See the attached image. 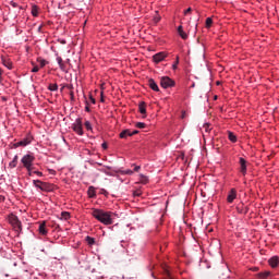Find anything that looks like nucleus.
I'll list each match as a JSON object with an SVG mask.
<instances>
[{
    "mask_svg": "<svg viewBox=\"0 0 279 279\" xmlns=\"http://www.w3.org/2000/svg\"><path fill=\"white\" fill-rule=\"evenodd\" d=\"M72 128H73L74 132L76 134H78V136H83L84 135L82 118L76 119L75 122L72 124Z\"/></svg>",
    "mask_w": 279,
    "mask_h": 279,
    "instance_id": "obj_5",
    "label": "nucleus"
},
{
    "mask_svg": "<svg viewBox=\"0 0 279 279\" xmlns=\"http://www.w3.org/2000/svg\"><path fill=\"white\" fill-rule=\"evenodd\" d=\"M101 147H102V149H108V144L107 143H102Z\"/></svg>",
    "mask_w": 279,
    "mask_h": 279,
    "instance_id": "obj_43",
    "label": "nucleus"
},
{
    "mask_svg": "<svg viewBox=\"0 0 279 279\" xmlns=\"http://www.w3.org/2000/svg\"><path fill=\"white\" fill-rule=\"evenodd\" d=\"M86 106H85V111L86 112H90V107L88 105V100L85 101Z\"/></svg>",
    "mask_w": 279,
    "mask_h": 279,
    "instance_id": "obj_38",
    "label": "nucleus"
},
{
    "mask_svg": "<svg viewBox=\"0 0 279 279\" xmlns=\"http://www.w3.org/2000/svg\"><path fill=\"white\" fill-rule=\"evenodd\" d=\"M178 34L183 40L189 38V35L184 32V27H182V25L178 27Z\"/></svg>",
    "mask_w": 279,
    "mask_h": 279,
    "instance_id": "obj_16",
    "label": "nucleus"
},
{
    "mask_svg": "<svg viewBox=\"0 0 279 279\" xmlns=\"http://www.w3.org/2000/svg\"><path fill=\"white\" fill-rule=\"evenodd\" d=\"M178 64H180V57H177V61L172 65L173 71H175V69H178Z\"/></svg>",
    "mask_w": 279,
    "mask_h": 279,
    "instance_id": "obj_34",
    "label": "nucleus"
},
{
    "mask_svg": "<svg viewBox=\"0 0 279 279\" xmlns=\"http://www.w3.org/2000/svg\"><path fill=\"white\" fill-rule=\"evenodd\" d=\"M240 171L243 175L247 173V161L243 157L240 158Z\"/></svg>",
    "mask_w": 279,
    "mask_h": 279,
    "instance_id": "obj_9",
    "label": "nucleus"
},
{
    "mask_svg": "<svg viewBox=\"0 0 279 279\" xmlns=\"http://www.w3.org/2000/svg\"><path fill=\"white\" fill-rule=\"evenodd\" d=\"M213 26V19L211 17H207L206 19V27L210 28Z\"/></svg>",
    "mask_w": 279,
    "mask_h": 279,
    "instance_id": "obj_27",
    "label": "nucleus"
},
{
    "mask_svg": "<svg viewBox=\"0 0 279 279\" xmlns=\"http://www.w3.org/2000/svg\"><path fill=\"white\" fill-rule=\"evenodd\" d=\"M89 101L90 104H97V101L95 100L92 94H89Z\"/></svg>",
    "mask_w": 279,
    "mask_h": 279,
    "instance_id": "obj_40",
    "label": "nucleus"
},
{
    "mask_svg": "<svg viewBox=\"0 0 279 279\" xmlns=\"http://www.w3.org/2000/svg\"><path fill=\"white\" fill-rule=\"evenodd\" d=\"M12 5H13V8H16V3L13 2Z\"/></svg>",
    "mask_w": 279,
    "mask_h": 279,
    "instance_id": "obj_51",
    "label": "nucleus"
},
{
    "mask_svg": "<svg viewBox=\"0 0 279 279\" xmlns=\"http://www.w3.org/2000/svg\"><path fill=\"white\" fill-rule=\"evenodd\" d=\"M32 14H33V16H38V8L33 7L32 8Z\"/></svg>",
    "mask_w": 279,
    "mask_h": 279,
    "instance_id": "obj_33",
    "label": "nucleus"
},
{
    "mask_svg": "<svg viewBox=\"0 0 279 279\" xmlns=\"http://www.w3.org/2000/svg\"><path fill=\"white\" fill-rule=\"evenodd\" d=\"M134 171L136 172L141 171V166H135Z\"/></svg>",
    "mask_w": 279,
    "mask_h": 279,
    "instance_id": "obj_46",
    "label": "nucleus"
},
{
    "mask_svg": "<svg viewBox=\"0 0 279 279\" xmlns=\"http://www.w3.org/2000/svg\"><path fill=\"white\" fill-rule=\"evenodd\" d=\"M191 12H192V9L189 8L187 10H185L184 14H189V13H191Z\"/></svg>",
    "mask_w": 279,
    "mask_h": 279,
    "instance_id": "obj_47",
    "label": "nucleus"
},
{
    "mask_svg": "<svg viewBox=\"0 0 279 279\" xmlns=\"http://www.w3.org/2000/svg\"><path fill=\"white\" fill-rule=\"evenodd\" d=\"M148 86L149 88H151V90H155V93L160 92V88L158 87V84H156V81H154V78H150L148 81Z\"/></svg>",
    "mask_w": 279,
    "mask_h": 279,
    "instance_id": "obj_13",
    "label": "nucleus"
},
{
    "mask_svg": "<svg viewBox=\"0 0 279 279\" xmlns=\"http://www.w3.org/2000/svg\"><path fill=\"white\" fill-rule=\"evenodd\" d=\"M181 119H186V111H182Z\"/></svg>",
    "mask_w": 279,
    "mask_h": 279,
    "instance_id": "obj_41",
    "label": "nucleus"
},
{
    "mask_svg": "<svg viewBox=\"0 0 279 279\" xmlns=\"http://www.w3.org/2000/svg\"><path fill=\"white\" fill-rule=\"evenodd\" d=\"M39 234H43L45 236L47 234V222H41L38 228Z\"/></svg>",
    "mask_w": 279,
    "mask_h": 279,
    "instance_id": "obj_15",
    "label": "nucleus"
},
{
    "mask_svg": "<svg viewBox=\"0 0 279 279\" xmlns=\"http://www.w3.org/2000/svg\"><path fill=\"white\" fill-rule=\"evenodd\" d=\"M57 62H58L61 71H65L66 65H64V61L62 60V57H57Z\"/></svg>",
    "mask_w": 279,
    "mask_h": 279,
    "instance_id": "obj_18",
    "label": "nucleus"
},
{
    "mask_svg": "<svg viewBox=\"0 0 279 279\" xmlns=\"http://www.w3.org/2000/svg\"><path fill=\"white\" fill-rule=\"evenodd\" d=\"M48 88H49L51 92H56V90H58V84H50V85L48 86Z\"/></svg>",
    "mask_w": 279,
    "mask_h": 279,
    "instance_id": "obj_30",
    "label": "nucleus"
},
{
    "mask_svg": "<svg viewBox=\"0 0 279 279\" xmlns=\"http://www.w3.org/2000/svg\"><path fill=\"white\" fill-rule=\"evenodd\" d=\"M34 173H35L36 175H39V178L43 177V172H40V171H34Z\"/></svg>",
    "mask_w": 279,
    "mask_h": 279,
    "instance_id": "obj_44",
    "label": "nucleus"
},
{
    "mask_svg": "<svg viewBox=\"0 0 279 279\" xmlns=\"http://www.w3.org/2000/svg\"><path fill=\"white\" fill-rule=\"evenodd\" d=\"M235 208L240 215H247L250 213V207H245L243 203H240Z\"/></svg>",
    "mask_w": 279,
    "mask_h": 279,
    "instance_id": "obj_7",
    "label": "nucleus"
},
{
    "mask_svg": "<svg viewBox=\"0 0 279 279\" xmlns=\"http://www.w3.org/2000/svg\"><path fill=\"white\" fill-rule=\"evenodd\" d=\"M38 71H40V68H38V65H34L32 69V73H38Z\"/></svg>",
    "mask_w": 279,
    "mask_h": 279,
    "instance_id": "obj_36",
    "label": "nucleus"
},
{
    "mask_svg": "<svg viewBox=\"0 0 279 279\" xmlns=\"http://www.w3.org/2000/svg\"><path fill=\"white\" fill-rule=\"evenodd\" d=\"M136 134H138V131H133V132H131V136H134V135H136Z\"/></svg>",
    "mask_w": 279,
    "mask_h": 279,
    "instance_id": "obj_48",
    "label": "nucleus"
},
{
    "mask_svg": "<svg viewBox=\"0 0 279 279\" xmlns=\"http://www.w3.org/2000/svg\"><path fill=\"white\" fill-rule=\"evenodd\" d=\"M236 197V190L235 189H231L228 196H227V202L228 204H232V202H234V198Z\"/></svg>",
    "mask_w": 279,
    "mask_h": 279,
    "instance_id": "obj_11",
    "label": "nucleus"
},
{
    "mask_svg": "<svg viewBox=\"0 0 279 279\" xmlns=\"http://www.w3.org/2000/svg\"><path fill=\"white\" fill-rule=\"evenodd\" d=\"M9 223H11V226H13L14 230H16V232H19L20 230H23L22 226H21V220H19V217L14 216V214H11L9 216Z\"/></svg>",
    "mask_w": 279,
    "mask_h": 279,
    "instance_id": "obj_4",
    "label": "nucleus"
},
{
    "mask_svg": "<svg viewBox=\"0 0 279 279\" xmlns=\"http://www.w3.org/2000/svg\"><path fill=\"white\" fill-rule=\"evenodd\" d=\"M135 126L138 128L140 130H143V129H145L147 126V124H145L144 122H137L135 124Z\"/></svg>",
    "mask_w": 279,
    "mask_h": 279,
    "instance_id": "obj_28",
    "label": "nucleus"
},
{
    "mask_svg": "<svg viewBox=\"0 0 279 279\" xmlns=\"http://www.w3.org/2000/svg\"><path fill=\"white\" fill-rule=\"evenodd\" d=\"M86 242L88 243V245H95V239L94 238L86 236Z\"/></svg>",
    "mask_w": 279,
    "mask_h": 279,
    "instance_id": "obj_29",
    "label": "nucleus"
},
{
    "mask_svg": "<svg viewBox=\"0 0 279 279\" xmlns=\"http://www.w3.org/2000/svg\"><path fill=\"white\" fill-rule=\"evenodd\" d=\"M104 195H108V192L106 190H102Z\"/></svg>",
    "mask_w": 279,
    "mask_h": 279,
    "instance_id": "obj_50",
    "label": "nucleus"
},
{
    "mask_svg": "<svg viewBox=\"0 0 279 279\" xmlns=\"http://www.w3.org/2000/svg\"><path fill=\"white\" fill-rule=\"evenodd\" d=\"M27 171H28V175H34V166L27 169Z\"/></svg>",
    "mask_w": 279,
    "mask_h": 279,
    "instance_id": "obj_39",
    "label": "nucleus"
},
{
    "mask_svg": "<svg viewBox=\"0 0 279 279\" xmlns=\"http://www.w3.org/2000/svg\"><path fill=\"white\" fill-rule=\"evenodd\" d=\"M33 182H34L36 189H40V186H41V184H43V181H40V180H34Z\"/></svg>",
    "mask_w": 279,
    "mask_h": 279,
    "instance_id": "obj_32",
    "label": "nucleus"
},
{
    "mask_svg": "<svg viewBox=\"0 0 279 279\" xmlns=\"http://www.w3.org/2000/svg\"><path fill=\"white\" fill-rule=\"evenodd\" d=\"M100 101H101V104H104V101H105V99H104V92H101V94H100Z\"/></svg>",
    "mask_w": 279,
    "mask_h": 279,
    "instance_id": "obj_42",
    "label": "nucleus"
},
{
    "mask_svg": "<svg viewBox=\"0 0 279 279\" xmlns=\"http://www.w3.org/2000/svg\"><path fill=\"white\" fill-rule=\"evenodd\" d=\"M123 173L124 175H133L134 171L129 169V170H124Z\"/></svg>",
    "mask_w": 279,
    "mask_h": 279,
    "instance_id": "obj_37",
    "label": "nucleus"
},
{
    "mask_svg": "<svg viewBox=\"0 0 279 279\" xmlns=\"http://www.w3.org/2000/svg\"><path fill=\"white\" fill-rule=\"evenodd\" d=\"M37 62H39L41 69H43V66H46V65H47V60H45V59H43V58H38V59H37Z\"/></svg>",
    "mask_w": 279,
    "mask_h": 279,
    "instance_id": "obj_25",
    "label": "nucleus"
},
{
    "mask_svg": "<svg viewBox=\"0 0 279 279\" xmlns=\"http://www.w3.org/2000/svg\"><path fill=\"white\" fill-rule=\"evenodd\" d=\"M61 217H62V219H70L71 218V214H69V211H62L61 213Z\"/></svg>",
    "mask_w": 279,
    "mask_h": 279,
    "instance_id": "obj_26",
    "label": "nucleus"
},
{
    "mask_svg": "<svg viewBox=\"0 0 279 279\" xmlns=\"http://www.w3.org/2000/svg\"><path fill=\"white\" fill-rule=\"evenodd\" d=\"M113 216L114 214L112 211H106L104 209L92 210V217L97 219V221H100V223H104V226H112V223H114L112 220Z\"/></svg>",
    "mask_w": 279,
    "mask_h": 279,
    "instance_id": "obj_1",
    "label": "nucleus"
},
{
    "mask_svg": "<svg viewBox=\"0 0 279 279\" xmlns=\"http://www.w3.org/2000/svg\"><path fill=\"white\" fill-rule=\"evenodd\" d=\"M85 128H86V130H88V131L93 130V125L90 124L89 121H85Z\"/></svg>",
    "mask_w": 279,
    "mask_h": 279,
    "instance_id": "obj_35",
    "label": "nucleus"
},
{
    "mask_svg": "<svg viewBox=\"0 0 279 279\" xmlns=\"http://www.w3.org/2000/svg\"><path fill=\"white\" fill-rule=\"evenodd\" d=\"M228 138L231 143H236V135H234V133L228 132Z\"/></svg>",
    "mask_w": 279,
    "mask_h": 279,
    "instance_id": "obj_20",
    "label": "nucleus"
},
{
    "mask_svg": "<svg viewBox=\"0 0 279 279\" xmlns=\"http://www.w3.org/2000/svg\"><path fill=\"white\" fill-rule=\"evenodd\" d=\"M1 75H3V71H1V69H0V83L2 82Z\"/></svg>",
    "mask_w": 279,
    "mask_h": 279,
    "instance_id": "obj_49",
    "label": "nucleus"
},
{
    "mask_svg": "<svg viewBox=\"0 0 279 279\" xmlns=\"http://www.w3.org/2000/svg\"><path fill=\"white\" fill-rule=\"evenodd\" d=\"M270 267H272V269H276V267H278L279 265V257L278 256H274L268 260Z\"/></svg>",
    "mask_w": 279,
    "mask_h": 279,
    "instance_id": "obj_14",
    "label": "nucleus"
},
{
    "mask_svg": "<svg viewBox=\"0 0 279 279\" xmlns=\"http://www.w3.org/2000/svg\"><path fill=\"white\" fill-rule=\"evenodd\" d=\"M17 162H19V156H15L13 160L10 162V167L12 168L16 167Z\"/></svg>",
    "mask_w": 279,
    "mask_h": 279,
    "instance_id": "obj_23",
    "label": "nucleus"
},
{
    "mask_svg": "<svg viewBox=\"0 0 279 279\" xmlns=\"http://www.w3.org/2000/svg\"><path fill=\"white\" fill-rule=\"evenodd\" d=\"M161 88H173L175 86V81L171 80L169 76H162L160 78Z\"/></svg>",
    "mask_w": 279,
    "mask_h": 279,
    "instance_id": "obj_3",
    "label": "nucleus"
},
{
    "mask_svg": "<svg viewBox=\"0 0 279 279\" xmlns=\"http://www.w3.org/2000/svg\"><path fill=\"white\" fill-rule=\"evenodd\" d=\"M2 64L3 66H5L7 69L9 70H12V60L5 58V57H2Z\"/></svg>",
    "mask_w": 279,
    "mask_h": 279,
    "instance_id": "obj_17",
    "label": "nucleus"
},
{
    "mask_svg": "<svg viewBox=\"0 0 279 279\" xmlns=\"http://www.w3.org/2000/svg\"><path fill=\"white\" fill-rule=\"evenodd\" d=\"M138 112H141V114H143V119H145V117H147V104H145V101L140 102Z\"/></svg>",
    "mask_w": 279,
    "mask_h": 279,
    "instance_id": "obj_10",
    "label": "nucleus"
},
{
    "mask_svg": "<svg viewBox=\"0 0 279 279\" xmlns=\"http://www.w3.org/2000/svg\"><path fill=\"white\" fill-rule=\"evenodd\" d=\"M32 143V137H26L14 144V147H27Z\"/></svg>",
    "mask_w": 279,
    "mask_h": 279,
    "instance_id": "obj_8",
    "label": "nucleus"
},
{
    "mask_svg": "<svg viewBox=\"0 0 279 279\" xmlns=\"http://www.w3.org/2000/svg\"><path fill=\"white\" fill-rule=\"evenodd\" d=\"M70 95H71V97L73 98V92H72Z\"/></svg>",
    "mask_w": 279,
    "mask_h": 279,
    "instance_id": "obj_52",
    "label": "nucleus"
},
{
    "mask_svg": "<svg viewBox=\"0 0 279 279\" xmlns=\"http://www.w3.org/2000/svg\"><path fill=\"white\" fill-rule=\"evenodd\" d=\"M203 130H205V132H210V130H213V128H210V124H208V123H205L204 125H203Z\"/></svg>",
    "mask_w": 279,
    "mask_h": 279,
    "instance_id": "obj_31",
    "label": "nucleus"
},
{
    "mask_svg": "<svg viewBox=\"0 0 279 279\" xmlns=\"http://www.w3.org/2000/svg\"><path fill=\"white\" fill-rule=\"evenodd\" d=\"M88 195H89V197H95V187L94 186H89L88 187Z\"/></svg>",
    "mask_w": 279,
    "mask_h": 279,
    "instance_id": "obj_24",
    "label": "nucleus"
},
{
    "mask_svg": "<svg viewBox=\"0 0 279 279\" xmlns=\"http://www.w3.org/2000/svg\"><path fill=\"white\" fill-rule=\"evenodd\" d=\"M140 182L142 184H147L149 182V179L144 174H140Z\"/></svg>",
    "mask_w": 279,
    "mask_h": 279,
    "instance_id": "obj_21",
    "label": "nucleus"
},
{
    "mask_svg": "<svg viewBox=\"0 0 279 279\" xmlns=\"http://www.w3.org/2000/svg\"><path fill=\"white\" fill-rule=\"evenodd\" d=\"M165 58H167L166 52H158L155 56H153V60L156 64H158L159 62H162V60H165Z\"/></svg>",
    "mask_w": 279,
    "mask_h": 279,
    "instance_id": "obj_6",
    "label": "nucleus"
},
{
    "mask_svg": "<svg viewBox=\"0 0 279 279\" xmlns=\"http://www.w3.org/2000/svg\"><path fill=\"white\" fill-rule=\"evenodd\" d=\"M165 274H166L167 278H171V274L169 272V270H165Z\"/></svg>",
    "mask_w": 279,
    "mask_h": 279,
    "instance_id": "obj_45",
    "label": "nucleus"
},
{
    "mask_svg": "<svg viewBox=\"0 0 279 279\" xmlns=\"http://www.w3.org/2000/svg\"><path fill=\"white\" fill-rule=\"evenodd\" d=\"M40 191L45 192H51L53 191V185L47 183V182H41V185L39 186Z\"/></svg>",
    "mask_w": 279,
    "mask_h": 279,
    "instance_id": "obj_12",
    "label": "nucleus"
},
{
    "mask_svg": "<svg viewBox=\"0 0 279 279\" xmlns=\"http://www.w3.org/2000/svg\"><path fill=\"white\" fill-rule=\"evenodd\" d=\"M128 136H132V131L128 129L120 133V138H128Z\"/></svg>",
    "mask_w": 279,
    "mask_h": 279,
    "instance_id": "obj_19",
    "label": "nucleus"
},
{
    "mask_svg": "<svg viewBox=\"0 0 279 279\" xmlns=\"http://www.w3.org/2000/svg\"><path fill=\"white\" fill-rule=\"evenodd\" d=\"M34 156L32 155H24L23 158L21 159V162L25 169H31V167H34Z\"/></svg>",
    "mask_w": 279,
    "mask_h": 279,
    "instance_id": "obj_2",
    "label": "nucleus"
},
{
    "mask_svg": "<svg viewBox=\"0 0 279 279\" xmlns=\"http://www.w3.org/2000/svg\"><path fill=\"white\" fill-rule=\"evenodd\" d=\"M269 276H271V272H269V271L258 274V277L262 279H267V278H269Z\"/></svg>",
    "mask_w": 279,
    "mask_h": 279,
    "instance_id": "obj_22",
    "label": "nucleus"
}]
</instances>
